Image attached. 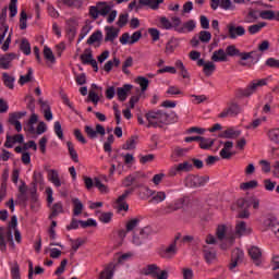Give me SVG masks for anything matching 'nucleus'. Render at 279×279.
Instances as JSON below:
<instances>
[{
	"mask_svg": "<svg viewBox=\"0 0 279 279\" xmlns=\"http://www.w3.org/2000/svg\"><path fill=\"white\" fill-rule=\"evenodd\" d=\"M217 239L222 241L220 244L221 250H228L234 243V239L236 236H247L252 234V228L247 226L245 221H236L235 231L232 227H228L226 225H220L216 231Z\"/></svg>",
	"mask_w": 279,
	"mask_h": 279,
	"instance_id": "f257e3e1",
	"label": "nucleus"
},
{
	"mask_svg": "<svg viewBox=\"0 0 279 279\" xmlns=\"http://www.w3.org/2000/svg\"><path fill=\"white\" fill-rule=\"evenodd\" d=\"M122 185L128 189L125 190L122 195L118 197V199L113 203V208L118 210V213H121L124 210V213H128L130 210V205L125 202L128 199V196L132 195L136 189H138V174H130L125 177V179L122 181Z\"/></svg>",
	"mask_w": 279,
	"mask_h": 279,
	"instance_id": "f03ea898",
	"label": "nucleus"
},
{
	"mask_svg": "<svg viewBox=\"0 0 279 279\" xmlns=\"http://www.w3.org/2000/svg\"><path fill=\"white\" fill-rule=\"evenodd\" d=\"M146 121H148V124L146 128H158L162 123L167 124L169 123V114L162 110H151L148 111L146 114Z\"/></svg>",
	"mask_w": 279,
	"mask_h": 279,
	"instance_id": "7ed1b4c3",
	"label": "nucleus"
},
{
	"mask_svg": "<svg viewBox=\"0 0 279 279\" xmlns=\"http://www.w3.org/2000/svg\"><path fill=\"white\" fill-rule=\"evenodd\" d=\"M114 5L111 2H97L96 5L89 7V16L97 21L99 16H108Z\"/></svg>",
	"mask_w": 279,
	"mask_h": 279,
	"instance_id": "20e7f679",
	"label": "nucleus"
},
{
	"mask_svg": "<svg viewBox=\"0 0 279 279\" xmlns=\"http://www.w3.org/2000/svg\"><path fill=\"white\" fill-rule=\"evenodd\" d=\"M226 53H227V56H230L231 58H233V56H239L241 58V60H252V62H254V54L256 52H254V51H252V52H241L236 48V46L230 45V46L227 47Z\"/></svg>",
	"mask_w": 279,
	"mask_h": 279,
	"instance_id": "39448f33",
	"label": "nucleus"
},
{
	"mask_svg": "<svg viewBox=\"0 0 279 279\" xmlns=\"http://www.w3.org/2000/svg\"><path fill=\"white\" fill-rule=\"evenodd\" d=\"M278 218H276V216L274 215L263 216L260 219L262 231L267 232L268 230H270L271 232H274L276 226L278 225Z\"/></svg>",
	"mask_w": 279,
	"mask_h": 279,
	"instance_id": "423d86ee",
	"label": "nucleus"
},
{
	"mask_svg": "<svg viewBox=\"0 0 279 279\" xmlns=\"http://www.w3.org/2000/svg\"><path fill=\"white\" fill-rule=\"evenodd\" d=\"M260 86H267L266 78L255 80L248 86L243 90L242 95L244 97H250L251 95H254Z\"/></svg>",
	"mask_w": 279,
	"mask_h": 279,
	"instance_id": "0eeeda50",
	"label": "nucleus"
},
{
	"mask_svg": "<svg viewBox=\"0 0 279 279\" xmlns=\"http://www.w3.org/2000/svg\"><path fill=\"white\" fill-rule=\"evenodd\" d=\"M85 133L87 134L88 138L94 141L97 138L98 134L100 136H106V129L101 124H96V130L90 125H85Z\"/></svg>",
	"mask_w": 279,
	"mask_h": 279,
	"instance_id": "6e6552de",
	"label": "nucleus"
},
{
	"mask_svg": "<svg viewBox=\"0 0 279 279\" xmlns=\"http://www.w3.org/2000/svg\"><path fill=\"white\" fill-rule=\"evenodd\" d=\"M210 8L211 10H218V8H221V10H235L236 7L232 3V0H210Z\"/></svg>",
	"mask_w": 279,
	"mask_h": 279,
	"instance_id": "1a4fd4ad",
	"label": "nucleus"
},
{
	"mask_svg": "<svg viewBox=\"0 0 279 279\" xmlns=\"http://www.w3.org/2000/svg\"><path fill=\"white\" fill-rule=\"evenodd\" d=\"M25 114H27V112L20 111L11 113L9 116V123L15 128L16 132H21L23 130V125L21 124V121H19V119H23Z\"/></svg>",
	"mask_w": 279,
	"mask_h": 279,
	"instance_id": "9d476101",
	"label": "nucleus"
},
{
	"mask_svg": "<svg viewBox=\"0 0 279 279\" xmlns=\"http://www.w3.org/2000/svg\"><path fill=\"white\" fill-rule=\"evenodd\" d=\"M241 113V107L236 102H231L227 109L219 113V119H226L227 117H236Z\"/></svg>",
	"mask_w": 279,
	"mask_h": 279,
	"instance_id": "9b49d317",
	"label": "nucleus"
},
{
	"mask_svg": "<svg viewBox=\"0 0 279 279\" xmlns=\"http://www.w3.org/2000/svg\"><path fill=\"white\" fill-rule=\"evenodd\" d=\"M243 256H245V254L241 248H235L232 251L231 263L229 264V269L231 271L236 267V265H239V263L243 260Z\"/></svg>",
	"mask_w": 279,
	"mask_h": 279,
	"instance_id": "f8f14e48",
	"label": "nucleus"
},
{
	"mask_svg": "<svg viewBox=\"0 0 279 279\" xmlns=\"http://www.w3.org/2000/svg\"><path fill=\"white\" fill-rule=\"evenodd\" d=\"M181 235L178 234L174 238V241L163 251L161 252L162 258H171L178 252L177 243L180 241Z\"/></svg>",
	"mask_w": 279,
	"mask_h": 279,
	"instance_id": "ddd939ff",
	"label": "nucleus"
},
{
	"mask_svg": "<svg viewBox=\"0 0 279 279\" xmlns=\"http://www.w3.org/2000/svg\"><path fill=\"white\" fill-rule=\"evenodd\" d=\"M25 137L23 134H16V135H10V133H7V140L4 143V147L8 149H12L14 147V143H24Z\"/></svg>",
	"mask_w": 279,
	"mask_h": 279,
	"instance_id": "4468645a",
	"label": "nucleus"
},
{
	"mask_svg": "<svg viewBox=\"0 0 279 279\" xmlns=\"http://www.w3.org/2000/svg\"><path fill=\"white\" fill-rule=\"evenodd\" d=\"M148 194L151 197L150 204H162L167 199V194L163 191L148 190Z\"/></svg>",
	"mask_w": 279,
	"mask_h": 279,
	"instance_id": "2eb2a0df",
	"label": "nucleus"
},
{
	"mask_svg": "<svg viewBox=\"0 0 279 279\" xmlns=\"http://www.w3.org/2000/svg\"><path fill=\"white\" fill-rule=\"evenodd\" d=\"M117 269V264H108L102 271H100L98 279H112L114 278V270Z\"/></svg>",
	"mask_w": 279,
	"mask_h": 279,
	"instance_id": "dca6fc26",
	"label": "nucleus"
},
{
	"mask_svg": "<svg viewBox=\"0 0 279 279\" xmlns=\"http://www.w3.org/2000/svg\"><path fill=\"white\" fill-rule=\"evenodd\" d=\"M208 180H210L209 177H199V175H192L187 178V182H191L192 186H205L208 184Z\"/></svg>",
	"mask_w": 279,
	"mask_h": 279,
	"instance_id": "f3484780",
	"label": "nucleus"
},
{
	"mask_svg": "<svg viewBox=\"0 0 279 279\" xmlns=\"http://www.w3.org/2000/svg\"><path fill=\"white\" fill-rule=\"evenodd\" d=\"M203 254L207 265L213 264L217 258V252L215 248H209L207 245L203 246Z\"/></svg>",
	"mask_w": 279,
	"mask_h": 279,
	"instance_id": "a211bd4d",
	"label": "nucleus"
},
{
	"mask_svg": "<svg viewBox=\"0 0 279 279\" xmlns=\"http://www.w3.org/2000/svg\"><path fill=\"white\" fill-rule=\"evenodd\" d=\"M105 43H114V39L119 38V28H114L113 26H107L105 27Z\"/></svg>",
	"mask_w": 279,
	"mask_h": 279,
	"instance_id": "6ab92c4d",
	"label": "nucleus"
},
{
	"mask_svg": "<svg viewBox=\"0 0 279 279\" xmlns=\"http://www.w3.org/2000/svg\"><path fill=\"white\" fill-rule=\"evenodd\" d=\"M197 27V22L195 20H189L187 22H184L180 28H177V32L179 34H189L193 32Z\"/></svg>",
	"mask_w": 279,
	"mask_h": 279,
	"instance_id": "aec40b11",
	"label": "nucleus"
},
{
	"mask_svg": "<svg viewBox=\"0 0 279 279\" xmlns=\"http://www.w3.org/2000/svg\"><path fill=\"white\" fill-rule=\"evenodd\" d=\"M260 19L259 11L256 9H250L244 15V23L252 24L256 23Z\"/></svg>",
	"mask_w": 279,
	"mask_h": 279,
	"instance_id": "412c9836",
	"label": "nucleus"
},
{
	"mask_svg": "<svg viewBox=\"0 0 279 279\" xmlns=\"http://www.w3.org/2000/svg\"><path fill=\"white\" fill-rule=\"evenodd\" d=\"M48 180L53 184V186H56V189H60V186H62V181L60 180V174L57 170H48Z\"/></svg>",
	"mask_w": 279,
	"mask_h": 279,
	"instance_id": "4be33fe9",
	"label": "nucleus"
},
{
	"mask_svg": "<svg viewBox=\"0 0 279 279\" xmlns=\"http://www.w3.org/2000/svg\"><path fill=\"white\" fill-rule=\"evenodd\" d=\"M132 90V85L125 84L122 87H118L116 94L118 96L119 101H125L128 99V93Z\"/></svg>",
	"mask_w": 279,
	"mask_h": 279,
	"instance_id": "5701e85b",
	"label": "nucleus"
},
{
	"mask_svg": "<svg viewBox=\"0 0 279 279\" xmlns=\"http://www.w3.org/2000/svg\"><path fill=\"white\" fill-rule=\"evenodd\" d=\"M213 62H228V54L223 48H220L213 52Z\"/></svg>",
	"mask_w": 279,
	"mask_h": 279,
	"instance_id": "b1692460",
	"label": "nucleus"
},
{
	"mask_svg": "<svg viewBox=\"0 0 279 279\" xmlns=\"http://www.w3.org/2000/svg\"><path fill=\"white\" fill-rule=\"evenodd\" d=\"M248 255L254 260L255 265H260V258L263 256V252L258 248V246H252L248 248Z\"/></svg>",
	"mask_w": 279,
	"mask_h": 279,
	"instance_id": "393cba45",
	"label": "nucleus"
},
{
	"mask_svg": "<svg viewBox=\"0 0 279 279\" xmlns=\"http://www.w3.org/2000/svg\"><path fill=\"white\" fill-rule=\"evenodd\" d=\"M236 36H245V28L243 26H230L229 37L234 40Z\"/></svg>",
	"mask_w": 279,
	"mask_h": 279,
	"instance_id": "a878e982",
	"label": "nucleus"
},
{
	"mask_svg": "<svg viewBox=\"0 0 279 279\" xmlns=\"http://www.w3.org/2000/svg\"><path fill=\"white\" fill-rule=\"evenodd\" d=\"M16 58V54L9 53L2 58H0V69H3L4 71H8L10 69V62H12Z\"/></svg>",
	"mask_w": 279,
	"mask_h": 279,
	"instance_id": "bb28decb",
	"label": "nucleus"
},
{
	"mask_svg": "<svg viewBox=\"0 0 279 279\" xmlns=\"http://www.w3.org/2000/svg\"><path fill=\"white\" fill-rule=\"evenodd\" d=\"M140 5H147L150 10H158L165 0H138Z\"/></svg>",
	"mask_w": 279,
	"mask_h": 279,
	"instance_id": "cd10ccee",
	"label": "nucleus"
},
{
	"mask_svg": "<svg viewBox=\"0 0 279 279\" xmlns=\"http://www.w3.org/2000/svg\"><path fill=\"white\" fill-rule=\"evenodd\" d=\"M220 138H239L241 136V131H236L234 129H227L222 133H220Z\"/></svg>",
	"mask_w": 279,
	"mask_h": 279,
	"instance_id": "c85d7f7f",
	"label": "nucleus"
},
{
	"mask_svg": "<svg viewBox=\"0 0 279 279\" xmlns=\"http://www.w3.org/2000/svg\"><path fill=\"white\" fill-rule=\"evenodd\" d=\"M142 274H144V276H153V278H156V276H158V266L155 264L147 265L142 269Z\"/></svg>",
	"mask_w": 279,
	"mask_h": 279,
	"instance_id": "c756f323",
	"label": "nucleus"
},
{
	"mask_svg": "<svg viewBox=\"0 0 279 279\" xmlns=\"http://www.w3.org/2000/svg\"><path fill=\"white\" fill-rule=\"evenodd\" d=\"M263 27H267L266 22H259L257 24H253V25L248 26L247 32H248V34H251V36H254L256 34H259V32L263 31Z\"/></svg>",
	"mask_w": 279,
	"mask_h": 279,
	"instance_id": "7c9ffc66",
	"label": "nucleus"
},
{
	"mask_svg": "<svg viewBox=\"0 0 279 279\" xmlns=\"http://www.w3.org/2000/svg\"><path fill=\"white\" fill-rule=\"evenodd\" d=\"M62 213H64V207L60 202L56 203L54 205H52L49 219H56V217H58V215H62Z\"/></svg>",
	"mask_w": 279,
	"mask_h": 279,
	"instance_id": "2f4dec72",
	"label": "nucleus"
},
{
	"mask_svg": "<svg viewBox=\"0 0 279 279\" xmlns=\"http://www.w3.org/2000/svg\"><path fill=\"white\" fill-rule=\"evenodd\" d=\"M175 69H178L179 75H181L183 80H189V77H191V75L189 74V70H186L182 61H175Z\"/></svg>",
	"mask_w": 279,
	"mask_h": 279,
	"instance_id": "473e14b6",
	"label": "nucleus"
},
{
	"mask_svg": "<svg viewBox=\"0 0 279 279\" xmlns=\"http://www.w3.org/2000/svg\"><path fill=\"white\" fill-rule=\"evenodd\" d=\"M72 204L74 206V217H80V215H82V210H84V204H82V201H80V198H73Z\"/></svg>",
	"mask_w": 279,
	"mask_h": 279,
	"instance_id": "72a5a7b5",
	"label": "nucleus"
},
{
	"mask_svg": "<svg viewBox=\"0 0 279 279\" xmlns=\"http://www.w3.org/2000/svg\"><path fill=\"white\" fill-rule=\"evenodd\" d=\"M2 82H3L4 86H7V88H10V90H12L14 88L15 78H14V76H10V74H8V72L2 73Z\"/></svg>",
	"mask_w": 279,
	"mask_h": 279,
	"instance_id": "f704fd0d",
	"label": "nucleus"
},
{
	"mask_svg": "<svg viewBox=\"0 0 279 279\" xmlns=\"http://www.w3.org/2000/svg\"><path fill=\"white\" fill-rule=\"evenodd\" d=\"M66 147H68V151L70 154L71 160H73V162H80V157L77 155V150H75V146L73 145V143L68 142Z\"/></svg>",
	"mask_w": 279,
	"mask_h": 279,
	"instance_id": "c9c22d12",
	"label": "nucleus"
},
{
	"mask_svg": "<svg viewBox=\"0 0 279 279\" xmlns=\"http://www.w3.org/2000/svg\"><path fill=\"white\" fill-rule=\"evenodd\" d=\"M101 38H104L101 31H96L88 37L87 45H95V43H99Z\"/></svg>",
	"mask_w": 279,
	"mask_h": 279,
	"instance_id": "e433bc0d",
	"label": "nucleus"
},
{
	"mask_svg": "<svg viewBox=\"0 0 279 279\" xmlns=\"http://www.w3.org/2000/svg\"><path fill=\"white\" fill-rule=\"evenodd\" d=\"M259 19H263L264 21H274V19H276V12L272 10L259 11Z\"/></svg>",
	"mask_w": 279,
	"mask_h": 279,
	"instance_id": "4c0bfd02",
	"label": "nucleus"
},
{
	"mask_svg": "<svg viewBox=\"0 0 279 279\" xmlns=\"http://www.w3.org/2000/svg\"><path fill=\"white\" fill-rule=\"evenodd\" d=\"M20 49L24 56H29L32 53V46L29 45V41L26 38L22 39L20 44Z\"/></svg>",
	"mask_w": 279,
	"mask_h": 279,
	"instance_id": "58836bf2",
	"label": "nucleus"
},
{
	"mask_svg": "<svg viewBox=\"0 0 279 279\" xmlns=\"http://www.w3.org/2000/svg\"><path fill=\"white\" fill-rule=\"evenodd\" d=\"M215 145V140L201 137L199 147L201 149H210Z\"/></svg>",
	"mask_w": 279,
	"mask_h": 279,
	"instance_id": "ea45409f",
	"label": "nucleus"
},
{
	"mask_svg": "<svg viewBox=\"0 0 279 279\" xmlns=\"http://www.w3.org/2000/svg\"><path fill=\"white\" fill-rule=\"evenodd\" d=\"M268 138L271 143L279 145V129H272L268 131Z\"/></svg>",
	"mask_w": 279,
	"mask_h": 279,
	"instance_id": "a19ab883",
	"label": "nucleus"
},
{
	"mask_svg": "<svg viewBox=\"0 0 279 279\" xmlns=\"http://www.w3.org/2000/svg\"><path fill=\"white\" fill-rule=\"evenodd\" d=\"M44 58L45 60H48V62H56V56H53V51L47 46L44 47Z\"/></svg>",
	"mask_w": 279,
	"mask_h": 279,
	"instance_id": "79ce46f5",
	"label": "nucleus"
},
{
	"mask_svg": "<svg viewBox=\"0 0 279 279\" xmlns=\"http://www.w3.org/2000/svg\"><path fill=\"white\" fill-rule=\"evenodd\" d=\"M159 27L161 29H171L173 27V24L171 23V21H169V19L161 16L159 19Z\"/></svg>",
	"mask_w": 279,
	"mask_h": 279,
	"instance_id": "37998d69",
	"label": "nucleus"
},
{
	"mask_svg": "<svg viewBox=\"0 0 279 279\" xmlns=\"http://www.w3.org/2000/svg\"><path fill=\"white\" fill-rule=\"evenodd\" d=\"M134 64V59H132V57H128L126 60L123 62L122 64V72L125 75H130V66H132Z\"/></svg>",
	"mask_w": 279,
	"mask_h": 279,
	"instance_id": "c03bdc74",
	"label": "nucleus"
},
{
	"mask_svg": "<svg viewBox=\"0 0 279 279\" xmlns=\"http://www.w3.org/2000/svg\"><path fill=\"white\" fill-rule=\"evenodd\" d=\"M129 19H130V14L121 13L119 15V19H118V22H117L118 27H125L128 25Z\"/></svg>",
	"mask_w": 279,
	"mask_h": 279,
	"instance_id": "a18cd8bd",
	"label": "nucleus"
},
{
	"mask_svg": "<svg viewBox=\"0 0 279 279\" xmlns=\"http://www.w3.org/2000/svg\"><path fill=\"white\" fill-rule=\"evenodd\" d=\"M32 75H34V71L32 70V68H29L28 71H27V74L22 75L20 77L21 86L27 84V82H32Z\"/></svg>",
	"mask_w": 279,
	"mask_h": 279,
	"instance_id": "49530a36",
	"label": "nucleus"
},
{
	"mask_svg": "<svg viewBox=\"0 0 279 279\" xmlns=\"http://www.w3.org/2000/svg\"><path fill=\"white\" fill-rule=\"evenodd\" d=\"M258 186V182L255 180L248 181V182H244L240 185V189H242V191H250L251 189H256Z\"/></svg>",
	"mask_w": 279,
	"mask_h": 279,
	"instance_id": "de8ad7c7",
	"label": "nucleus"
},
{
	"mask_svg": "<svg viewBox=\"0 0 279 279\" xmlns=\"http://www.w3.org/2000/svg\"><path fill=\"white\" fill-rule=\"evenodd\" d=\"M210 38H213V35L208 31H201L198 35V40L201 43H210Z\"/></svg>",
	"mask_w": 279,
	"mask_h": 279,
	"instance_id": "09e8293b",
	"label": "nucleus"
},
{
	"mask_svg": "<svg viewBox=\"0 0 279 279\" xmlns=\"http://www.w3.org/2000/svg\"><path fill=\"white\" fill-rule=\"evenodd\" d=\"M90 29H93V27H90V25H84L81 29V33L78 35V43H82V40H84V38H86V36H88V34H90Z\"/></svg>",
	"mask_w": 279,
	"mask_h": 279,
	"instance_id": "8fccbe9b",
	"label": "nucleus"
},
{
	"mask_svg": "<svg viewBox=\"0 0 279 279\" xmlns=\"http://www.w3.org/2000/svg\"><path fill=\"white\" fill-rule=\"evenodd\" d=\"M113 215L114 214L111 211L101 213L99 216V221H101V223H110V221H112Z\"/></svg>",
	"mask_w": 279,
	"mask_h": 279,
	"instance_id": "3c124183",
	"label": "nucleus"
},
{
	"mask_svg": "<svg viewBox=\"0 0 279 279\" xmlns=\"http://www.w3.org/2000/svg\"><path fill=\"white\" fill-rule=\"evenodd\" d=\"M19 0H11L10 5H9V10H10V17L14 19V16H16V14H19V9L16 7Z\"/></svg>",
	"mask_w": 279,
	"mask_h": 279,
	"instance_id": "603ef678",
	"label": "nucleus"
},
{
	"mask_svg": "<svg viewBox=\"0 0 279 279\" xmlns=\"http://www.w3.org/2000/svg\"><path fill=\"white\" fill-rule=\"evenodd\" d=\"M81 60L83 64H88L90 60H93V51H90V49H86L85 53L81 54Z\"/></svg>",
	"mask_w": 279,
	"mask_h": 279,
	"instance_id": "864d4df0",
	"label": "nucleus"
},
{
	"mask_svg": "<svg viewBox=\"0 0 279 279\" xmlns=\"http://www.w3.org/2000/svg\"><path fill=\"white\" fill-rule=\"evenodd\" d=\"M53 130H54V134L58 136V138H60V141H62V138H64V133L62 131V124H60L59 121L54 122Z\"/></svg>",
	"mask_w": 279,
	"mask_h": 279,
	"instance_id": "5fc2aeb1",
	"label": "nucleus"
},
{
	"mask_svg": "<svg viewBox=\"0 0 279 279\" xmlns=\"http://www.w3.org/2000/svg\"><path fill=\"white\" fill-rule=\"evenodd\" d=\"M137 84H140L142 90H147V88L149 87V80H147V77L144 76H138L136 78Z\"/></svg>",
	"mask_w": 279,
	"mask_h": 279,
	"instance_id": "6e6d98bb",
	"label": "nucleus"
},
{
	"mask_svg": "<svg viewBox=\"0 0 279 279\" xmlns=\"http://www.w3.org/2000/svg\"><path fill=\"white\" fill-rule=\"evenodd\" d=\"M148 34L151 37L154 43H157V40H160V31H158V28H148Z\"/></svg>",
	"mask_w": 279,
	"mask_h": 279,
	"instance_id": "4d7b16f0",
	"label": "nucleus"
},
{
	"mask_svg": "<svg viewBox=\"0 0 279 279\" xmlns=\"http://www.w3.org/2000/svg\"><path fill=\"white\" fill-rule=\"evenodd\" d=\"M215 69H216V66H215V63H213V62H207L206 64H205V68H204V73H205V75H213V73H215Z\"/></svg>",
	"mask_w": 279,
	"mask_h": 279,
	"instance_id": "13d9d810",
	"label": "nucleus"
},
{
	"mask_svg": "<svg viewBox=\"0 0 279 279\" xmlns=\"http://www.w3.org/2000/svg\"><path fill=\"white\" fill-rule=\"evenodd\" d=\"M20 29H27V13L25 11L21 12Z\"/></svg>",
	"mask_w": 279,
	"mask_h": 279,
	"instance_id": "bf43d9fd",
	"label": "nucleus"
},
{
	"mask_svg": "<svg viewBox=\"0 0 279 279\" xmlns=\"http://www.w3.org/2000/svg\"><path fill=\"white\" fill-rule=\"evenodd\" d=\"M142 37H143V33L141 31H136L135 33L132 34L129 45H134L138 43V40H141Z\"/></svg>",
	"mask_w": 279,
	"mask_h": 279,
	"instance_id": "052dcab7",
	"label": "nucleus"
},
{
	"mask_svg": "<svg viewBox=\"0 0 279 279\" xmlns=\"http://www.w3.org/2000/svg\"><path fill=\"white\" fill-rule=\"evenodd\" d=\"M266 66H269L270 69H279V59L268 58L266 60Z\"/></svg>",
	"mask_w": 279,
	"mask_h": 279,
	"instance_id": "680f3d73",
	"label": "nucleus"
},
{
	"mask_svg": "<svg viewBox=\"0 0 279 279\" xmlns=\"http://www.w3.org/2000/svg\"><path fill=\"white\" fill-rule=\"evenodd\" d=\"M141 220H138L137 218H133L131 219L128 223H126V232H132V230H134V228H136L138 226Z\"/></svg>",
	"mask_w": 279,
	"mask_h": 279,
	"instance_id": "e2e57ef3",
	"label": "nucleus"
},
{
	"mask_svg": "<svg viewBox=\"0 0 279 279\" xmlns=\"http://www.w3.org/2000/svg\"><path fill=\"white\" fill-rule=\"evenodd\" d=\"M11 277L12 279H21V269L19 268V264H15L11 268Z\"/></svg>",
	"mask_w": 279,
	"mask_h": 279,
	"instance_id": "0e129e2a",
	"label": "nucleus"
},
{
	"mask_svg": "<svg viewBox=\"0 0 279 279\" xmlns=\"http://www.w3.org/2000/svg\"><path fill=\"white\" fill-rule=\"evenodd\" d=\"M45 179H43V172H34L33 184H43Z\"/></svg>",
	"mask_w": 279,
	"mask_h": 279,
	"instance_id": "69168bd1",
	"label": "nucleus"
},
{
	"mask_svg": "<svg viewBox=\"0 0 279 279\" xmlns=\"http://www.w3.org/2000/svg\"><path fill=\"white\" fill-rule=\"evenodd\" d=\"M178 170L181 171H191L193 169V165L189 161H185L183 163H179L178 166Z\"/></svg>",
	"mask_w": 279,
	"mask_h": 279,
	"instance_id": "338daca9",
	"label": "nucleus"
},
{
	"mask_svg": "<svg viewBox=\"0 0 279 279\" xmlns=\"http://www.w3.org/2000/svg\"><path fill=\"white\" fill-rule=\"evenodd\" d=\"M192 102L194 104H204V101H206V99H208V97H206V95H191Z\"/></svg>",
	"mask_w": 279,
	"mask_h": 279,
	"instance_id": "774afa93",
	"label": "nucleus"
}]
</instances>
